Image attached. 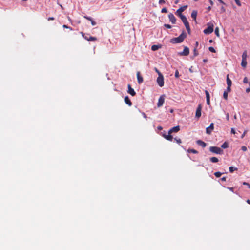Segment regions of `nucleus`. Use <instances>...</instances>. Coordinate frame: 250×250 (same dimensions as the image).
Here are the masks:
<instances>
[{
	"instance_id": "1",
	"label": "nucleus",
	"mask_w": 250,
	"mask_h": 250,
	"mask_svg": "<svg viewBox=\"0 0 250 250\" xmlns=\"http://www.w3.org/2000/svg\"><path fill=\"white\" fill-rule=\"evenodd\" d=\"M187 34L183 31L179 36L177 38H174L171 40V42L173 43H178L182 42L186 38Z\"/></svg>"
},
{
	"instance_id": "2",
	"label": "nucleus",
	"mask_w": 250,
	"mask_h": 250,
	"mask_svg": "<svg viewBox=\"0 0 250 250\" xmlns=\"http://www.w3.org/2000/svg\"><path fill=\"white\" fill-rule=\"evenodd\" d=\"M209 151L212 153L217 154H222L223 152V150L220 147L217 146H210Z\"/></svg>"
},
{
	"instance_id": "3",
	"label": "nucleus",
	"mask_w": 250,
	"mask_h": 250,
	"mask_svg": "<svg viewBox=\"0 0 250 250\" xmlns=\"http://www.w3.org/2000/svg\"><path fill=\"white\" fill-rule=\"evenodd\" d=\"M82 37L88 41H95L97 40V38L89 36V34H85L83 32H81Z\"/></svg>"
},
{
	"instance_id": "4",
	"label": "nucleus",
	"mask_w": 250,
	"mask_h": 250,
	"mask_svg": "<svg viewBox=\"0 0 250 250\" xmlns=\"http://www.w3.org/2000/svg\"><path fill=\"white\" fill-rule=\"evenodd\" d=\"M157 82L158 84L160 86L162 87L164 85V77L162 74H160L159 76L157 79Z\"/></svg>"
},
{
	"instance_id": "5",
	"label": "nucleus",
	"mask_w": 250,
	"mask_h": 250,
	"mask_svg": "<svg viewBox=\"0 0 250 250\" xmlns=\"http://www.w3.org/2000/svg\"><path fill=\"white\" fill-rule=\"evenodd\" d=\"M213 25L211 24V25L208 26L207 28L204 29V33L205 34H209L211 33L213 31Z\"/></svg>"
},
{
	"instance_id": "6",
	"label": "nucleus",
	"mask_w": 250,
	"mask_h": 250,
	"mask_svg": "<svg viewBox=\"0 0 250 250\" xmlns=\"http://www.w3.org/2000/svg\"><path fill=\"white\" fill-rule=\"evenodd\" d=\"M189 53V48L186 46L184 47V50L182 52H179L178 55L180 56H188Z\"/></svg>"
},
{
	"instance_id": "7",
	"label": "nucleus",
	"mask_w": 250,
	"mask_h": 250,
	"mask_svg": "<svg viewBox=\"0 0 250 250\" xmlns=\"http://www.w3.org/2000/svg\"><path fill=\"white\" fill-rule=\"evenodd\" d=\"M165 97V95H162L159 97L158 102L157 103V106L158 107L162 106L163 105V104L164 103Z\"/></svg>"
},
{
	"instance_id": "8",
	"label": "nucleus",
	"mask_w": 250,
	"mask_h": 250,
	"mask_svg": "<svg viewBox=\"0 0 250 250\" xmlns=\"http://www.w3.org/2000/svg\"><path fill=\"white\" fill-rule=\"evenodd\" d=\"M201 110H202V106L201 104H199L196 111V115L195 116L198 119L201 116Z\"/></svg>"
},
{
	"instance_id": "9",
	"label": "nucleus",
	"mask_w": 250,
	"mask_h": 250,
	"mask_svg": "<svg viewBox=\"0 0 250 250\" xmlns=\"http://www.w3.org/2000/svg\"><path fill=\"white\" fill-rule=\"evenodd\" d=\"M214 129V124L211 123L210 125L206 128V133L210 134Z\"/></svg>"
},
{
	"instance_id": "10",
	"label": "nucleus",
	"mask_w": 250,
	"mask_h": 250,
	"mask_svg": "<svg viewBox=\"0 0 250 250\" xmlns=\"http://www.w3.org/2000/svg\"><path fill=\"white\" fill-rule=\"evenodd\" d=\"M127 87V92L132 96H135L136 95V92H135L134 90L131 87L130 84H128Z\"/></svg>"
},
{
	"instance_id": "11",
	"label": "nucleus",
	"mask_w": 250,
	"mask_h": 250,
	"mask_svg": "<svg viewBox=\"0 0 250 250\" xmlns=\"http://www.w3.org/2000/svg\"><path fill=\"white\" fill-rule=\"evenodd\" d=\"M168 18H169V21L172 22V24L175 23L176 19L173 14L170 13L168 15Z\"/></svg>"
},
{
	"instance_id": "12",
	"label": "nucleus",
	"mask_w": 250,
	"mask_h": 250,
	"mask_svg": "<svg viewBox=\"0 0 250 250\" xmlns=\"http://www.w3.org/2000/svg\"><path fill=\"white\" fill-rule=\"evenodd\" d=\"M180 130L179 126H174L171 128L168 132V134H171L172 132H177Z\"/></svg>"
},
{
	"instance_id": "13",
	"label": "nucleus",
	"mask_w": 250,
	"mask_h": 250,
	"mask_svg": "<svg viewBox=\"0 0 250 250\" xmlns=\"http://www.w3.org/2000/svg\"><path fill=\"white\" fill-rule=\"evenodd\" d=\"M187 7V5L183 6V7H180L176 11L177 15L178 16H180V14H182V12L184 11Z\"/></svg>"
},
{
	"instance_id": "14",
	"label": "nucleus",
	"mask_w": 250,
	"mask_h": 250,
	"mask_svg": "<svg viewBox=\"0 0 250 250\" xmlns=\"http://www.w3.org/2000/svg\"><path fill=\"white\" fill-rule=\"evenodd\" d=\"M137 78L139 84L143 82V78L141 76L140 72L139 71L137 72Z\"/></svg>"
},
{
	"instance_id": "15",
	"label": "nucleus",
	"mask_w": 250,
	"mask_h": 250,
	"mask_svg": "<svg viewBox=\"0 0 250 250\" xmlns=\"http://www.w3.org/2000/svg\"><path fill=\"white\" fill-rule=\"evenodd\" d=\"M183 23L184 24L186 28V29L188 31V34H190V26H189V24L187 20V19L184 22H183Z\"/></svg>"
},
{
	"instance_id": "16",
	"label": "nucleus",
	"mask_w": 250,
	"mask_h": 250,
	"mask_svg": "<svg viewBox=\"0 0 250 250\" xmlns=\"http://www.w3.org/2000/svg\"><path fill=\"white\" fill-rule=\"evenodd\" d=\"M197 15V11L196 10H193L191 14V17L195 21H196Z\"/></svg>"
},
{
	"instance_id": "17",
	"label": "nucleus",
	"mask_w": 250,
	"mask_h": 250,
	"mask_svg": "<svg viewBox=\"0 0 250 250\" xmlns=\"http://www.w3.org/2000/svg\"><path fill=\"white\" fill-rule=\"evenodd\" d=\"M124 100L125 103L129 106H131L132 105V102H131L128 96H125V97Z\"/></svg>"
},
{
	"instance_id": "18",
	"label": "nucleus",
	"mask_w": 250,
	"mask_h": 250,
	"mask_svg": "<svg viewBox=\"0 0 250 250\" xmlns=\"http://www.w3.org/2000/svg\"><path fill=\"white\" fill-rule=\"evenodd\" d=\"M84 18L86 19V20H88V21H90V22H91V24L94 26V25H95L96 24V22H95L93 19H92V18L90 17H88L87 16H84Z\"/></svg>"
},
{
	"instance_id": "19",
	"label": "nucleus",
	"mask_w": 250,
	"mask_h": 250,
	"mask_svg": "<svg viewBox=\"0 0 250 250\" xmlns=\"http://www.w3.org/2000/svg\"><path fill=\"white\" fill-rule=\"evenodd\" d=\"M196 143L198 145L201 146L203 148L205 147L206 146V144L204 142L202 141V140H197L196 141Z\"/></svg>"
},
{
	"instance_id": "20",
	"label": "nucleus",
	"mask_w": 250,
	"mask_h": 250,
	"mask_svg": "<svg viewBox=\"0 0 250 250\" xmlns=\"http://www.w3.org/2000/svg\"><path fill=\"white\" fill-rule=\"evenodd\" d=\"M170 134H168V135H164L163 136L167 140L172 141L173 137Z\"/></svg>"
},
{
	"instance_id": "21",
	"label": "nucleus",
	"mask_w": 250,
	"mask_h": 250,
	"mask_svg": "<svg viewBox=\"0 0 250 250\" xmlns=\"http://www.w3.org/2000/svg\"><path fill=\"white\" fill-rule=\"evenodd\" d=\"M227 84L228 86H231L232 82L231 80L229 78V75L227 76Z\"/></svg>"
},
{
	"instance_id": "22",
	"label": "nucleus",
	"mask_w": 250,
	"mask_h": 250,
	"mask_svg": "<svg viewBox=\"0 0 250 250\" xmlns=\"http://www.w3.org/2000/svg\"><path fill=\"white\" fill-rule=\"evenodd\" d=\"M161 47L160 46L157 45H153L151 46V50L153 51H156L159 49Z\"/></svg>"
},
{
	"instance_id": "23",
	"label": "nucleus",
	"mask_w": 250,
	"mask_h": 250,
	"mask_svg": "<svg viewBox=\"0 0 250 250\" xmlns=\"http://www.w3.org/2000/svg\"><path fill=\"white\" fill-rule=\"evenodd\" d=\"M210 161L212 163H217L219 160L217 157H212L210 158Z\"/></svg>"
},
{
	"instance_id": "24",
	"label": "nucleus",
	"mask_w": 250,
	"mask_h": 250,
	"mask_svg": "<svg viewBox=\"0 0 250 250\" xmlns=\"http://www.w3.org/2000/svg\"><path fill=\"white\" fill-rule=\"evenodd\" d=\"M247 62L246 60H242L241 66L243 68H245L247 66Z\"/></svg>"
},
{
	"instance_id": "25",
	"label": "nucleus",
	"mask_w": 250,
	"mask_h": 250,
	"mask_svg": "<svg viewBox=\"0 0 250 250\" xmlns=\"http://www.w3.org/2000/svg\"><path fill=\"white\" fill-rule=\"evenodd\" d=\"M247 51L245 50L243 52L242 55V60H247Z\"/></svg>"
},
{
	"instance_id": "26",
	"label": "nucleus",
	"mask_w": 250,
	"mask_h": 250,
	"mask_svg": "<svg viewBox=\"0 0 250 250\" xmlns=\"http://www.w3.org/2000/svg\"><path fill=\"white\" fill-rule=\"evenodd\" d=\"M187 151L188 153H194V154H197L198 153V151L194 149H188L187 150Z\"/></svg>"
},
{
	"instance_id": "27",
	"label": "nucleus",
	"mask_w": 250,
	"mask_h": 250,
	"mask_svg": "<svg viewBox=\"0 0 250 250\" xmlns=\"http://www.w3.org/2000/svg\"><path fill=\"white\" fill-rule=\"evenodd\" d=\"M229 146H228V143H227L226 142H224L222 145H221V147L224 148V149H225V148H228Z\"/></svg>"
},
{
	"instance_id": "28",
	"label": "nucleus",
	"mask_w": 250,
	"mask_h": 250,
	"mask_svg": "<svg viewBox=\"0 0 250 250\" xmlns=\"http://www.w3.org/2000/svg\"><path fill=\"white\" fill-rule=\"evenodd\" d=\"M179 16L183 22H184L185 21H186L187 20V18L186 17V16L183 15V14H180V16Z\"/></svg>"
},
{
	"instance_id": "29",
	"label": "nucleus",
	"mask_w": 250,
	"mask_h": 250,
	"mask_svg": "<svg viewBox=\"0 0 250 250\" xmlns=\"http://www.w3.org/2000/svg\"><path fill=\"white\" fill-rule=\"evenodd\" d=\"M230 172L232 173L234 170H237V168H234L233 167H229Z\"/></svg>"
},
{
	"instance_id": "30",
	"label": "nucleus",
	"mask_w": 250,
	"mask_h": 250,
	"mask_svg": "<svg viewBox=\"0 0 250 250\" xmlns=\"http://www.w3.org/2000/svg\"><path fill=\"white\" fill-rule=\"evenodd\" d=\"M215 33L217 37H219L220 36L218 27H216L215 29Z\"/></svg>"
},
{
	"instance_id": "31",
	"label": "nucleus",
	"mask_w": 250,
	"mask_h": 250,
	"mask_svg": "<svg viewBox=\"0 0 250 250\" xmlns=\"http://www.w3.org/2000/svg\"><path fill=\"white\" fill-rule=\"evenodd\" d=\"M214 175L216 177H220L221 175L222 174V173H221L220 172H216L214 173Z\"/></svg>"
},
{
	"instance_id": "32",
	"label": "nucleus",
	"mask_w": 250,
	"mask_h": 250,
	"mask_svg": "<svg viewBox=\"0 0 250 250\" xmlns=\"http://www.w3.org/2000/svg\"><path fill=\"white\" fill-rule=\"evenodd\" d=\"M228 92H227V91H224V93H223V97H224V98L226 100H228Z\"/></svg>"
},
{
	"instance_id": "33",
	"label": "nucleus",
	"mask_w": 250,
	"mask_h": 250,
	"mask_svg": "<svg viewBox=\"0 0 250 250\" xmlns=\"http://www.w3.org/2000/svg\"><path fill=\"white\" fill-rule=\"evenodd\" d=\"M205 94L206 96V99H210L209 93L207 90H205Z\"/></svg>"
},
{
	"instance_id": "34",
	"label": "nucleus",
	"mask_w": 250,
	"mask_h": 250,
	"mask_svg": "<svg viewBox=\"0 0 250 250\" xmlns=\"http://www.w3.org/2000/svg\"><path fill=\"white\" fill-rule=\"evenodd\" d=\"M208 49L211 52L215 53L216 52L215 49L213 47H211V46L209 47L208 48Z\"/></svg>"
},
{
	"instance_id": "35",
	"label": "nucleus",
	"mask_w": 250,
	"mask_h": 250,
	"mask_svg": "<svg viewBox=\"0 0 250 250\" xmlns=\"http://www.w3.org/2000/svg\"><path fill=\"white\" fill-rule=\"evenodd\" d=\"M231 91V86H228L226 90L225 91H227V92H229Z\"/></svg>"
},
{
	"instance_id": "36",
	"label": "nucleus",
	"mask_w": 250,
	"mask_h": 250,
	"mask_svg": "<svg viewBox=\"0 0 250 250\" xmlns=\"http://www.w3.org/2000/svg\"><path fill=\"white\" fill-rule=\"evenodd\" d=\"M161 12L162 13H167V9L166 7L163 8L161 10Z\"/></svg>"
},
{
	"instance_id": "37",
	"label": "nucleus",
	"mask_w": 250,
	"mask_h": 250,
	"mask_svg": "<svg viewBox=\"0 0 250 250\" xmlns=\"http://www.w3.org/2000/svg\"><path fill=\"white\" fill-rule=\"evenodd\" d=\"M174 140L176 141V142L178 144H180L181 143V140L179 138H174Z\"/></svg>"
},
{
	"instance_id": "38",
	"label": "nucleus",
	"mask_w": 250,
	"mask_h": 250,
	"mask_svg": "<svg viewBox=\"0 0 250 250\" xmlns=\"http://www.w3.org/2000/svg\"><path fill=\"white\" fill-rule=\"evenodd\" d=\"M164 26L167 28H168V29H170L171 28V26L169 24H164Z\"/></svg>"
},
{
	"instance_id": "39",
	"label": "nucleus",
	"mask_w": 250,
	"mask_h": 250,
	"mask_svg": "<svg viewBox=\"0 0 250 250\" xmlns=\"http://www.w3.org/2000/svg\"><path fill=\"white\" fill-rule=\"evenodd\" d=\"M175 77L177 78H178L179 77V72L178 70H176L175 71Z\"/></svg>"
},
{
	"instance_id": "40",
	"label": "nucleus",
	"mask_w": 250,
	"mask_h": 250,
	"mask_svg": "<svg viewBox=\"0 0 250 250\" xmlns=\"http://www.w3.org/2000/svg\"><path fill=\"white\" fill-rule=\"evenodd\" d=\"M241 149L243 151H246L247 150V148L246 146H242V147H241Z\"/></svg>"
},
{
	"instance_id": "41",
	"label": "nucleus",
	"mask_w": 250,
	"mask_h": 250,
	"mask_svg": "<svg viewBox=\"0 0 250 250\" xmlns=\"http://www.w3.org/2000/svg\"><path fill=\"white\" fill-rule=\"evenodd\" d=\"M193 51H194V56H196L198 55V53H197L196 48H194Z\"/></svg>"
},
{
	"instance_id": "42",
	"label": "nucleus",
	"mask_w": 250,
	"mask_h": 250,
	"mask_svg": "<svg viewBox=\"0 0 250 250\" xmlns=\"http://www.w3.org/2000/svg\"><path fill=\"white\" fill-rule=\"evenodd\" d=\"M236 3L238 5V6H241V2L239 0H234Z\"/></svg>"
},
{
	"instance_id": "43",
	"label": "nucleus",
	"mask_w": 250,
	"mask_h": 250,
	"mask_svg": "<svg viewBox=\"0 0 250 250\" xmlns=\"http://www.w3.org/2000/svg\"><path fill=\"white\" fill-rule=\"evenodd\" d=\"M165 3V0H159V3L160 4H162L163 3Z\"/></svg>"
},
{
	"instance_id": "44",
	"label": "nucleus",
	"mask_w": 250,
	"mask_h": 250,
	"mask_svg": "<svg viewBox=\"0 0 250 250\" xmlns=\"http://www.w3.org/2000/svg\"><path fill=\"white\" fill-rule=\"evenodd\" d=\"M243 83H248V79H247V78L246 77L244 78Z\"/></svg>"
},
{
	"instance_id": "45",
	"label": "nucleus",
	"mask_w": 250,
	"mask_h": 250,
	"mask_svg": "<svg viewBox=\"0 0 250 250\" xmlns=\"http://www.w3.org/2000/svg\"><path fill=\"white\" fill-rule=\"evenodd\" d=\"M221 13H224L225 12L226 10H225V8L224 7H222L221 8Z\"/></svg>"
},
{
	"instance_id": "46",
	"label": "nucleus",
	"mask_w": 250,
	"mask_h": 250,
	"mask_svg": "<svg viewBox=\"0 0 250 250\" xmlns=\"http://www.w3.org/2000/svg\"><path fill=\"white\" fill-rule=\"evenodd\" d=\"M231 133L232 134H235L236 132L235 129L233 128H232L231 129Z\"/></svg>"
},
{
	"instance_id": "47",
	"label": "nucleus",
	"mask_w": 250,
	"mask_h": 250,
	"mask_svg": "<svg viewBox=\"0 0 250 250\" xmlns=\"http://www.w3.org/2000/svg\"><path fill=\"white\" fill-rule=\"evenodd\" d=\"M155 70L156 72L158 73V75L159 76L160 74H162L158 69L157 68H155Z\"/></svg>"
},
{
	"instance_id": "48",
	"label": "nucleus",
	"mask_w": 250,
	"mask_h": 250,
	"mask_svg": "<svg viewBox=\"0 0 250 250\" xmlns=\"http://www.w3.org/2000/svg\"><path fill=\"white\" fill-rule=\"evenodd\" d=\"M63 27L64 28H69L70 30H72V28L71 27H68V26H67L66 25H63Z\"/></svg>"
},
{
	"instance_id": "49",
	"label": "nucleus",
	"mask_w": 250,
	"mask_h": 250,
	"mask_svg": "<svg viewBox=\"0 0 250 250\" xmlns=\"http://www.w3.org/2000/svg\"><path fill=\"white\" fill-rule=\"evenodd\" d=\"M207 100V104L208 105H210V99H206Z\"/></svg>"
},
{
	"instance_id": "50",
	"label": "nucleus",
	"mask_w": 250,
	"mask_h": 250,
	"mask_svg": "<svg viewBox=\"0 0 250 250\" xmlns=\"http://www.w3.org/2000/svg\"><path fill=\"white\" fill-rule=\"evenodd\" d=\"M221 180L222 181H226V177H223L222 178H221Z\"/></svg>"
},
{
	"instance_id": "51",
	"label": "nucleus",
	"mask_w": 250,
	"mask_h": 250,
	"mask_svg": "<svg viewBox=\"0 0 250 250\" xmlns=\"http://www.w3.org/2000/svg\"><path fill=\"white\" fill-rule=\"evenodd\" d=\"M226 119L228 121L229 120V114L228 113L226 114Z\"/></svg>"
},
{
	"instance_id": "52",
	"label": "nucleus",
	"mask_w": 250,
	"mask_h": 250,
	"mask_svg": "<svg viewBox=\"0 0 250 250\" xmlns=\"http://www.w3.org/2000/svg\"><path fill=\"white\" fill-rule=\"evenodd\" d=\"M54 20V17H49L48 18V21Z\"/></svg>"
},
{
	"instance_id": "53",
	"label": "nucleus",
	"mask_w": 250,
	"mask_h": 250,
	"mask_svg": "<svg viewBox=\"0 0 250 250\" xmlns=\"http://www.w3.org/2000/svg\"><path fill=\"white\" fill-rule=\"evenodd\" d=\"M246 132H247L246 131H245L244 132L243 134L242 135V136H241V138H243L244 137V136L245 135V134H246Z\"/></svg>"
},
{
	"instance_id": "54",
	"label": "nucleus",
	"mask_w": 250,
	"mask_h": 250,
	"mask_svg": "<svg viewBox=\"0 0 250 250\" xmlns=\"http://www.w3.org/2000/svg\"><path fill=\"white\" fill-rule=\"evenodd\" d=\"M243 185H247V186H248L249 187V186H250V185L249 183H247V182H244V183H243Z\"/></svg>"
},
{
	"instance_id": "55",
	"label": "nucleus",
	"mask_w": 250,
	"mask_h": 250,
	"mask_svg": "<svg viewBox=\"0 0 250 250\" xmlns=\"http://www.w3.org/2000/svg\"><path fill=\"white\" fill-rule=\"evenodd\" d=\"M231 191H233V188H228Z\"/></svg>"
},
{
	"instance_id": "56",
	"label": "nucleus",
	"mask_w": 250,
	"mask_h": 250,
	"mask_svg": "<svg viewBox=\"0 0 250 250\" xmlns=\"http://www.w3.org/2000/svg\"><path fill=\"white\" fill-rule=\"evenodd\" d=\"M209 1L211 5H213L214 3H213V1H212L211 0H209Z\"/></svg>"
},
{
	"instance_id": "57",
	"label": "nucleus",
	"mask_w": 250,
	"mask_h": 250,
	"mask_svg": "<svg viewBox=\"0 0 250 250\" xmlns=\"http://www.w3.org/2000/svg\"><path fill=\"white\" fill-rule=\"evenodd\" d=\"M211 7H210V6L208 7L207 8V10H208V11H209L211 10Z\"/></svg>"
},
{
	"instance_id": "58",
	"label": "nucleus",
	"mask_w": 250,
	"mask_h": 250,
	"mask_svg": "<svg viewBox=\"0 0 250 250\" xmlns=\"http://www.w3.org/2000/svg\"><path fill=\"white\" fill-rule=\"evenodd\" d=\"M220 3L225 4L224 2L222 0H218Z\"/></svg>"
},
{
	"instance_id": "59",
	"label": "nucleus",
	"mask_w": 250,
	"mask_h": 250,
	"mask_svg": "<svg viewBox=\"0 0 250 250\" xmlns=\"http://www.w3.org/2000/svg\"><path fill=\"white\" fill-rule=\"evenodd\" d=\"M247 202L249 204H250V200L248 199V200H247Z\"/></svg>"
},
{
	"instance_id": "60",
	"label": "nucleus",
	"mask_w": 250,
	"mask_h": 250,
	"mask_svg": "<svg viewBox=\"0 0 250 250\" xmlns=\"http://www.w3.org/2000/svg\"><path fill=\"white\" fill-rule=\"evenodd\" d=\"M158 128L159 129H160V130L162 129V127L161 126H159V127H158Z\"/></svg>"
},
{
	"instance_id": "61",
	"label": "nucleus",
	"mask_w": 250,
	"mask_h": 250,
	"mask_svg": "<svg viewBox=\"0 0 250 250\" xmlns=\"http://www.w3.org/2000/svg\"><path fill=\"white\" fill-rule=\"evenodd\" d=\"M196 46L198 45V42H196Z\"/></svg>"
},
{
	"instance_id": "62",
	"label": "nucleus",
	"mask_w": 250,
	"mask_h": 250,
	"mask_svg": "<svg viewBox=\"0 0 250 250\" xmlns=\"http://www.w3.org/2000/svg\"><path fill=\"white\" fill-rule=\"evenodd\" d=\"M173 112V109H171V110H170V112H171V113H172Z\"/></svg>"
},
{
	"instance_id": "63",
	"label": "nucleus",
	"mask_w": 250,
	"mask_h": 250,
	"mask_svg": "<svg viewBox=\"0 0 250 250\" xmlns=\"http://www.w3.org/2000/svg\"><path fill=\"white\" fill-rule=\"evenodd\" d=\"M203 61H204V62H207V60L204 59V60H203Z\"/></svg>"
},
{
	"instance_id": "64",
	"label": "nucleus",
	"mask_w": 250,
	"mask_h": 250,
	"mask_svg": "<svg viewBox=\"0 0 250 250\" xmlns=\"http://www.w3.org/2000/svg\"><path fill=\"white\" fill-rule=\"evenodd\" d=\"M144 117H145V118L146 117L145 114H144Z\"/></svg>"
}]
</instances>
